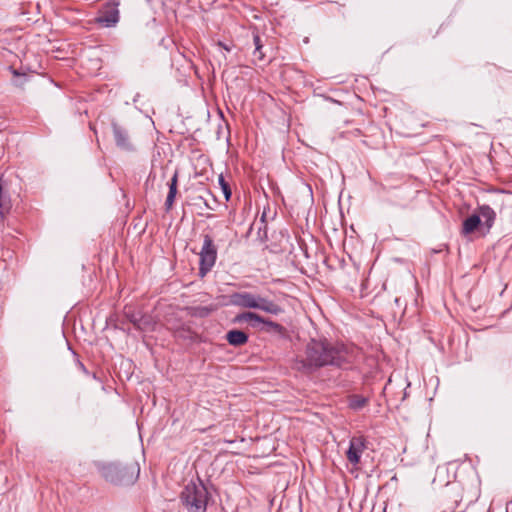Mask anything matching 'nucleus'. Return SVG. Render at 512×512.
Segmentation results:
<instances>
[{
	"instance_id": "obj_6",
	"label": "nucleus",
	"mask_w": 512,
	"mask_h": 512,
	"mask_svg": "<svg viewBox=\"0 0 512 512\" xmlns=\"http://www.w3.org/2000/svg\"><path fill=\"white\" fill-rule=\"evenodd\" d=\"M96 21L104 27L114 26L119 21L117 4L106 5L99 13Z\"/></svg>"
},
{
	"instance_id": "obj_2",
	"label": "nucleus",
	"mask_w": 512,
	"mask_h": 512,
	"mask_svg": "<svg viewBox=\"0 0 512 512\" xmlns=\"http://www.w3.org/2000/svg\"><path fill=\"white\" fill-rule=\"evenodd\" d=\"M99 472L107 482L115 485H131L138 479L140 467L134 461L125 464L108 463L101 465Z\"/></svg>"
},
{
	"instance_id": "obj_12",
	"label": "nucleus",
	"mask_w": 512,
	"mask_h": 512,
	"mask_svg": "<svg viewBox=\"0 0 512 512\" xmlns=\"http://www.w3.org/2000/svg\"><path fill=\"white\" fill-rule=\"evenodd\" d=\"M226 340L230 345L242 346L248 342V335L241 330H230L226 334Z\"/></svg>"
},
{
	"instance_id": "obj_3",
	"label": "nucleus",
	"mask_w": 512,
	"mask_h": 512,
	"mask_svg": "<svg viewBox=\"0 0 512 512\" xmlns=\"http://www.w3.org/2000/svg\"><path fill=\"white\" fill-rule=\"evenodd\" d=\"M208 498V491L199 479L197 482L191 481L188 483L180 495L183 505L190 512H204Z\"/></svg>"
},
{
	"instance_id": "obj_17",
	"label": "nucleus",
	"mask_w": 512,
	"mask_h": 512,
	"mask_svg": "<svg viewBox=\"0 0 512 512\" xmlns=\"http://www.w3.org/2000/svg\"><path fill=\"white\" fill-rule=\"evenodd\" d=\"M135 328L141 331L153 330L154 322L152 317L142 314L139 316V321L137 322Z\"/></svg>"
},
{
	"instance_id": "obj_25",
	"label": "nucleus",
	"mask_w": 512,
	"mask_h": 512,
	"mask_svg": "<svg viewBox=\"0 0 512 512\" xmlns=\"http://www.w3.org/2000/svg\"><path fill=\"white\" fill-rule=\"evenodd\" d=\"M77 364L79 365V367H80L81 369L85 370V367H84V365H83L81 362H79V361H78V362H77Z\"/></svg>"
},
{
	"instance_id": "obj_20",
	"label": "nucleus",
	"mask_w": 512,
	"mask_h": 512,
	"mask_svg": "<svg viewBox=\"0 0 512 512\" xmlns=\"http://www.w3.org/2000/svg\"><path fill=\"white\" fill-rule=\"evenodd\" d=\"M219 184L222 188V191L224 193V196H225V199L228 201L231 197V189H230V186L228 184V182L225 181L223 175H220L219 176Z\"/></svg>"
},
{
	"instance_id": "obj_19",
	"label": "nucleus",
	"mask_w": 512,
	"mask_h": 512,
	"mask_svg": "<svg viewBox=\"0 0 512 512\" xmlns=\"http://www.w3.org/2000/svg\"><path fill=\"white\" fill-rule=\"evenodd\" d=\"M262 324H264L267 327V331H274L276 333H282L284 331V327L281 324L265 318Z\"/></svg>"
},
{
	"instance_id": "obj_24",
	"label": "nucleus",
	"mask_w": 512,
	"mask_h": 512,
	"mask_svg": "<svg viewBox=\"0 0 512 512\" xmlns=\"http://www.w3.org/2000/svg\"><path fill=\"white\" fill-rule=\"evenodd\" d=\"M220 46H222L225 50L229 51L230 48H228L227 46L223 45L221 42L219 43Z\"/></svg>"
},
{
	"instance_id": "obj_5",
	"label": "nucleus",
	"mask_w": 512,
	"mask_h": 512,
	"mask_svg": "<svg viewBox=\"0 0 512 512\" xmlns=\"http://www.w3.org/2000/svg\"><path fill=\"white\" fill-rule=\"evenodd\" d=\"M366 449V440L362 436L352 437L350 440L349 448L346 452L348 461L357 465L360 462L361 454Z\"/></svg>"
},
{
	"instance_id": "obj_11",
	"label": "nucleus",
	"mask_w": 512,
	"mask_h": 512,
	"mask_svg": "<svg viewBox=\"0 0 512 512\" xmlns=\"http://www.w3.org/2000/svg\"><path fill=\"white\" fill-rule=\"evenodd\" d=\"M234 322L236 323H248L250 324L252 327H257L259 324H262V322H264V318L254 312H243V313H240L238 314L235 319H234Z\"/></svg>"
},
{
	"instance_id": "obj_13",
	"label": "nucleus",
	"mask_w": 512,
	"mask_h": 512,
	"mask_svg": "<svg viewBox=\"0 0 512 512\" xmlns=\"http://www.w3.org/2000/svg\"><path fill=\"white\" fill-rule=\"evenodd\" d=\"M178 176H179V173L176 170L174 172V174H173L169 184H168L169 185V192H168V195H167V198H166V202H165V206H166L167 210L172 208L174 200H175V197H176V194H177Z\"/></svg>"
},
{
	"instance_id": "obj_10",
	"label": "nucleus",
	"mask_w": 512,
	"mask_h": 512,
	"mask_svg": "<svg viewBox=\"0 0 512 512\" xmlns=\"http://www.w3.org/2000/svg\"><path fill=\"white\" fill-rule=\"evenodd\" d=\"M11 207V200L4 191L3 180L0 176V223H3L5 217L9 214Z\"/></svg>"
},
{
	"instance_id": "obj_21",
	"label": "nucleus",
	"mask_w": 512,
	"mask_h": 512,
	"mask_svg": "<svg viewBox=\"0 0 512 512\" xmlns=\"http://www.w3.org/2000/svg\"><path fill=\"white\" fill-rule=\"evenodd\" d=\"M366 404H367V399L362 398V397H358V396H355V397H354L353 399H351V401H350V406H351L353 409H361V408H363Z\"/></svg>"
},
{
	"instance_id": "obj_7",
	"label": "nucleus",
	"mask_w": 512,
	"mask_h": 512,
	"mask_svg": "<svg viewBox=\"0 0 512 512\" xmlns=\"http://www.w3.org/2000/svg\"><path fill=\"white\" fill-rule=\"evenodd\" d=\"M112 130L116 141V145L119 148L127 151L133 149L132 142L130 140L128 131L125 127H123L117 122H112Z\"/></svg>"
},
{
	"instance_id": "obj_18",
	"label": "nucleus",
	"mask_w": 512,
	"mask_h": 512,
	"mask_svg": "<svg viewBox=\"0 0 512 512\" xmlns=\"http://www.w3.org/2000/svg\"><path fill=\"white\" fill-rule=\"evenodd\" d=\"M142 313L141 312H137L135 310H133L131 307H125L124 308V316L125 318L131 322L134 327L136 326L137 322L139 321V316H141Z\"/></svg>"
},
{
	"instance_id": "obj_8",
	"label": "nucleus",
	"mask_w": 512,
	"mask_h": 512,
	"mask_svg": "<svg viewBox=\"0 0 512 512\" xmlns=\"http://www.w3.org/2000/svg\"><path fill=\"white\" fill-rule=\"evenodd\" d=\"M257 294L250 292H238L231 296V302L239 307L246 309H254L256 304Z\"/></svg>"
},
{
	"instance_id": "obj_15",
	"label": "nucleus",
	"mask_w": 512,
	"mask_h": 512,
	"mask_svg": "<svg viewBox=\"0 0 512 512\" xmlns=\"http://www.w3.org/2000/svg\"><path fill=\"white\" fill-rule=\"evenodd\" d=\"M478 215L484 218V223L487 229H490L493 226L496 214L491 207L487 205L480 206Z\"/></svg>"
},
{
	"instance_id": "obj_4",
	"label": "nucleus",
	"mask_w": 512,
	"mask_h": 512,
	"mask_svg": "<svg viewBox=\"0 0 512 512\" xmlns=\"http://www.w3.org/2000/svg\"><path fill=\"white\" fill-rule=\"evenodd\" d=\"M199 257V274L201 277H204L211 271L217 259V247L209 234L203 235V246Z\"/></svg>"
},
{
	"instance_id": "obj_22",
	"label": "nucleus",
	"mask_w": 512,
	"mask_h": 512,
	"mask_svg": "<svg viewBox=\"0 0 512 512\" xmlns=\"http://www.w3.org/2000/svg\"><path fill=\"white\" fill-rule=\"evenodd\" d=\"M13 74L15 76V79L13 80L14 85L17 87H23V85L25 84V81L27 79V75L20 74L16 70H13Z\"/></svg>"
},
{
	"instance_id": "obj_16",
	"label": "nucleus",
	"mask_w": 512,
	"mask_h": 512,
	"mask_svg": "<svg viewBox=\"0 0 512 512\" xmlns=\"http://www.w3.org/2000/svg\"><path fill=\"white\" fill-rule=\"evenodd\" d=\"M253 43L255 46L253 52L254 56H256L259 61L264 60L265 54L263 52V40L256 29L253 30Z\"/></svg>"
},
{
	"instance_id": "obj_1",
	"label": "nucleus",
	"mask_w": 512,
	"mask_h": 512,
	"mask_svg": "<svg viewBox=\"0 0 512 512\" xmlns=\"http://www.w3.org/2000/svg\"><path fill=\"white\" fill-rule=\"evenodd\" d=\"M352 348L342 343L327 340H311L305 349V356L297 359L294 368L304 373H312L325 366L342 367L354 360Z\"/></svg>"
},
{
	"instance_id": "obj_9",
	"label": "nucleus",
	"mask_w": 512,
	"mask_h": 512,
	"mask_svg": "<svg viewBox=\"0 0 512 512\" xmlns=\"http://www.w3.org/2000/svg\"><path fill=\"white\" fill-rule=\"evenodd\" d=\"M256 304L257 305H255L254 309L261 310L269 314L278 315L283 312L280 305L258 294L256 296Z\"/></svg>"
},
{
	"instance_id": "obj_23",
	"label": "nucleus",
	"mask_w": 512,
	"mask_h": 512,
	"mask_svg": "<svg viewBox=\"0 0 512 512\" xmlns=\"http://www.w3.org/2000/svg\"><path fill=\"white\" fill-rule=\"evenodd\" d=\"M195 310H196L195 315H198L200 317H206L214 310V308L213 307H198Z\"/></svg>"
},
{
	"instance_id": "obj_14",
	"label": "nucleus",
	"mask_w": 512,
	"mask_h": 512,
	"mask_svg": "<svg viewBox=\"0 0 512 512\" xmlns=\"http://www.w3.org/2000/svg\"><path fill=\"white\" fill-rule=\"evenodd\" d=\"M480 223H481V219H480V216L477 214H473V215L467 217L463 221L462 233L464 235L473 233L479 227Z\"/></svg>"
}]
</instances>
